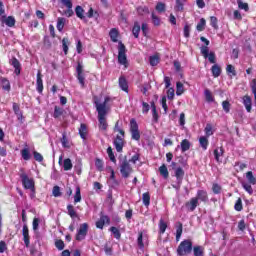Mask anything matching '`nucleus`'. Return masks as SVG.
<instances>
[{
	"instance_id": "a18cd8bd",
	"label": "nucleus",
	"mask_w": 256,
	"mask_h": 256,
	"mask_svg": "<svg viewBox=\"0 0 256 256\" xmlns=\"http://www.w3.org/2000/svg\"><path fill=\"white\" fill-rule=\"evenodd\" d=\"M107 153H108V157H109L110 161H112V163H117V159L115 158V154H113V148L108 147L107 148Z\"/></svg>"
},
{
	"instance_id": "f257e3e1",
	"label": "nucleus",
	"mask_w": 256,
	"mask_h": 256,
	"mask_svg": "<svg viewBox=\"0 0 256 256\" xmlns=\"http://www.w3.org/2000/svg\"><path fill=\"white\" fill-rule=\"evenodd\" d=\"M111 101V98L106 97L103 103L95 102L96 111L98 112L99 127L102 131H107V104Z\"/></svg>"
},
{
	"instance_id": "c85d7f7f",
	"label": "nucleus",
	"mask_w": 256,
	"mask_h": 256,
	"mask_svg": "<svg viewBox=\"0 0 256 256\" xmlns=\"http://www.w3.org/2000/svg\"><path fill=\"white\" fill-rule=\"evenodd\" d=\"M79 135L81 139H87V126L85 124L80 125Z\"/></svg>"
},
{
	"instance_id": "1a4fd4ad",
	"label": "nucleus",
	"mask_w": 256,
	"mask_h": 256,
	"mask_svg": "<svg viewBox=\"0 0 256 256\" xmlns=\"http://www.w3.org/2000/svg\"><path fill=\"white\" fill-rule=\"evenodd\" d=\"M201 54L203 55L204 59H208L210 63H215V53L210 52L209 53V47L202 46L200 48Z\"/></svg>"
},
{
	"instance_id": "0e129e2a",
	"label": "nucleus",
	"mask_w": 256,
	"mask_h": 256,
	"mask_svg": "<svg viewBox=\"0 0 256 256\" xmlns=\"http://www.w3.org/2000/svg\"><path fill=\"white\" fill-rule=\"evenodd\" d=\"M35 161H38V163H41L43 161V155L41 153L34 151L33 152Z\"/></svg>"
},
{
	"instance_id": "2eb2a0df",
	"label": "nucleus",
	"mask_w": 256,
	"mask_h": 256,
	"mask_svg": "<svg viewBox=\"0 0 256 256\" xmlns=\"http://www.w3.org/2000/svg\"><path fill=\"white\" fill-rule=\"evenodd\" d=\"M10 64L15 69L14 70L15 75H21V63L19 62V60L17 58H12L10 61Z\"/></svg>"
},
{
	"instance_id": "4d7b16f0",
	"label": "nucleus",
	"mask_w": 256,
	"mask_h": 256,
	"mask_svg": "<svg viewBox=\"0 0 256 256\" xmlns=\"http://www.w3.org/2000/svg\"><path fill=\"white\" fill-rule=\"evenodd\" d=\"M155 9L156 11H158V13H165V3L163 2L157 3Z\"/></svg>"
},
{
	"instance_id": "c03bdc74",
	"label": "nucleus",
	"mask_w": 256,
	"mask_h": 256,
	"mask_svg": "<svg viewBox=\"0 0 256 256\" xmlns=\"http://www.w3.org/2000/svg\"><path fill=\"white\" fill-rule=\"evenodd\" d=\"M151 17H152L153 25H155L156 27H159V25H161V19L155 15V12H152Z\"/></svg>"
},
{
	"instance_id": "b1692460",
	"label": "nucleus",
	"mask_w": 256,
	"mask_h": 256,
	"mask_svg": "<svg viewBox=\"0 0 256 256\" xmlns=\"http://www.w3.org/2000/svg\"><path fill=\"white\" fill-rule=\"evenodd\" d=\"M2 21L7 25V27H15V18L13 16H8L7 18L4 16Z\"/></svg>"
},
{
	"instance_id": "49530a36",
	"label": "nucleus",
	"mask_w": 256,
	"mask_h": 256,
	"mask_svg": "<svg viewBox=\"0 0 256 256\" xmlns=\"http://www.w3.org/2000/svg\"><path fill=\"white\" fill-rule=\"evenodd\" d=\"M149 61L152 67H156V65H159V56H150Z\"/></svg>"
},
{
	"instance_id": "3c124183",
	"label": "nucleus",
	"mask_w": 256,
	"mask_h": 256,
	"mask_svg": "<svg viewBox=\"0 0 256 256\" xmlns=\"http://www.w3.org/2000/svg\"><path fill=\"white\" fill-rule=\"evenodd\" d=\"M235 211H243V201L241 198H238L235 205H234Z\"/></svg>"
},
{
	"instance_id": "69168bd1",
	"label": "nucleus",
	"mask_w": 256,
	"mask_h": 256,
	"mask_svg": "<svg viewBox=\"0 0 256 256\" xmlns=\"http://www.w3.org/2000/svg\"><path fill=\"white\" fill-rule=\"evenodd\" d=\"M226 71L227 73H231V75H233L235 77V75H237V72H235V67H233V65L228 64L226 67Z\"/></svg>"
},
{
	"instance_id": "58836bf2",
	"label": "nucleus",
	"mask_w": 256,
	"mask_h": 256,
	"mask_svg": "<svg viewBox=\"0 0 256 256\" xmlns=\"http://www.w3.org/2000/svg\"><path fill=\"white\" fill-rule=\"evenodd\" d=\"M223 153H224L223 148H216L214 150V157L218 163H219V157H223Z\"/></svg>"
},
{
	"instance_id": "bb28decb",
	"label": "nucleus",
	"mask_w": 256,
	"mask_h": 256,
	"mask_svg": "<svg viewBox=\"0 0 256 256\" xmlns=\"http://www.w3.org/2000/svg\"><path fill=\"white\" fill-rule=\"evenodd\" d=\"M181 235H183V224L181 222H178L176 228V241H179L181 239Z\"/></svg>"
},
{
	"instance_id": "dca6fc26",
	"label": "nucleus",
	"mask_w": 256,
	"mask_h": 256,
	"mask_svg": "<svg viewBox=\"0 0 256 256\" xmlns=\"http://www.w3.org/2000/svg\"><path fill=\"white\" fill-rule=\"evenodd\" d=\"M119 87L122 89V91H125V93H129V83L127 82L125 76H121L119 78Z\"/></svg>"
},
{
	"instance_id": "6e6d98bb",
	"label": "nucleus",
	"mask_w": 256,
	"mask_h": 256,
	"mask_svg": "<svg viewBox=\"0 0 256 256\" xmlns=\"http://www.w3.org/2000/svg\"><path fill=\"white\" fill-rule=\"evenodd\" d=\"M217 23H218L217 17L211 16L210 17V25H211V27H213L214 29H219V25Z\"/></svg>"
},
{
	"instance_id": "e433bc0d",
	"label": "nucleus",
	"mask_w": 256,
	"mask_h": 256,
	"mask_svg": "<svg viewBox=\"0 0 256 256\" xmlns=\"http://www.w3.org/2000/svg\"><path fill=\"white\" fill-rule=\"evenodd\" d=\"M61 115H63V108L55 106L53 118L59 119V117H61Z\"/></svg>"
},
{
	"instance_id": "e2e57ef3",
	"label": "nucleus",
	"mask_w": 256,
	"mask_h": 256,
	"mask_svg": "<svg viewBox=\"0 0 256 256\" xmlns=\"http://www.w3.org/2000/svg\"><path fill=\"white\" fill-rule=\"evenodd\" d=\"M238 7L239 9H243L244 11H249V4L244 3L241 0H238Z\"/></svg>"
},
{
	"instance_id": "f03ea898",
	"label": "nucleus",
	"mask_w": 256,
	"mask_h": 256,
	"mask_svg": "<svg viewBox=\"0 0 256 256\" xmlns=\"http://www.w3.org/2000/svg\"><path fill=\"white\" fill-rule=\"evenodd\" d=\"M191 251H193V242L191 240H183L177 248V255H189Z\"/></svg>"
},
{
	"instance_id": "473e14b6",
	"label": "nucleus",
	"mask_w": 256,
	"mask_h": 256,
	"mask_svg": "<svg viewBox=\"0 0 256 256\" xmlns=\"http://www.w3.org/2000/svg\"><path fill=\"white\" fill-rule=\"evenodd\" d=\"M140 31H141V26L137 22H135L132 29V33L136 39H139Z\"/></svg>"
},
{
	"instance_id": "5701e85b",
	"label": "nucleus",
	"mask_w": 256,
	"mask_h": 256,
	"mask_svg": "<svg viewBox=\"0 0 256 256\" xmlns=\"http://www.w3.org/2000/svg\"><path fill=\"white\" fill-rule=\"evenodd\" d=\"M199 143H200V147H202L204 151H207V147H209V140L207 139V137L201 136L199 138Z\"/></svg>"
},
{
	"instance_id": "393cba45",
	"label": "nucleus",
	"mask_w": 256,
	"mask_h": 256,
	"mask_svg": "<svg viewBox=\"0 0 256 256\" xmlns=\"http://www.w3.org/2000/svg\"><path fill=\"white\" fill-rule=\"evenodd\" d=\"M159 173L164 177V179L169 178V170L167 169V166L163 164L162 166L159 167Z\"/></svg>"
},
{
	"instance_id": "774afa93",
	"label": "nucleus",
	"mask_w": 256,
	"mask_h": 256,
	"mask_svg": "<svg viewBox=\"0 0 256 256\" xmlns=\"http://www.w3.org/2000/svg\"><path fill=\"white\" fill-rule=\"evenodd\" d=\"M183 0H176V11H183Z\"/></svg>"
},
{
	"instance_id": "bf43d9fd",
	"label": "nucleus",
	"mask_w": 256,
	"mask_h": 256,
	"mask_svg": "<svg viewBox=\"0 0 256 256\" xmlns=\"http://www.w3.org/2000/svg\"><path fill=\"white\" fill-rule=\"evenodd\" d=\"M52 195L54 197H61V188L59 186H54L52 190Z\"/></svg>"
},
{
	"instance_id": "5fc2aeb1",
	"label": "nucleus",
	"mask_w": 256,
	"mask_h": 256,
	"mask_svg": "<svg viewBox=\"0 0 256 256\" xmlns=\"http://www.w3.org/2000/svg\"><path fill=\"white\" fill-rule=\"evenodd\" d=\"M206 21L205 18L200 19L199 23L196 26L197 31H203L205 29Z\"/></svg>"
},
{
	"instance_id": "412c9836",
	"label": "nucleus",
	"mask_w": 256,
	"mask_h": 256,
	"mask_svg": "<svg viewBox=\"0 0 256 256\" xmlns=\"http://www.w3.org/2000/svg\"><path fill=\"white\" fill-rule=\"evenodd\" d=\"M180 147H181L182 153H185L186 151H189V149H191V142H189V140L187 139H184L180 143Z\"/></svg>"
},
{
	"instance_id": "864d4df0",
	"label": "nucleus",
	"mask_w": 256,
	"mask_h": 256,
	"mask_svg": "<svg viewBox=\"0 0 256 256\" xmlns=\"http://www.w3.org/2000/svg\"><path fill=\"white\" fill-rule=\"evenodd\" d=\"M222 108H223V111H225V113H229V111H231V103H229V101L227 100L223 101Z\"/></svg>"
},
{
	"instance_id": "aec40b11",
	"label": "nucleus",
	"mask_w": 256,
	"mask_h": 256,
	"mask_svg": "<svg viewBox=\"0 0 256 256\" xmlns=\"http://www.w3.org/2000/svg\"><path fill=\"white\" fill-rule=\"evenodd\" d=\"M243 105L246 108V111L248 113H251V109H252V101H251V97H249L248 95L243 97Z\"/></svg>"
},
{
	"instance_id": "c9c22d12",
	"label": "nucleus",
	"mask_w": 256,
	"mask_h": 256,
	"mask_svg": "<svg viewBox=\"0 0 256 256\" xmlns=\"http://www.w3.org/2000/svg\"><path fill=\"white\" fill-rule=\"evenodd\" d=\"M21 155L24 161H29L31 159V153L29 152V148H24L21 150Z\"/></svg>"
},
{
	"instance_id": "9b49d317",
	"label": "nucleus",
	"mask_w": 256,
	"mask_h": 256,
	"mask_svg": "<svg viewBox=\"0 0 256 256\" xmlns=\"http://www.w3.org/2000/svg\"><path fill=\"white\" fill-rule=\"evenodd\" d=\"M76 77L81 87H85V72H83V65L81 64H78L76 67Z\"/></svg>"
},
{
	"instance_id": "c756f323",
	"label": "nucleus",
	"mask_w": 256,
	"mask_h": 256,
	"mask_svg": "<svg viewBox=\"0 0 256 256\" xmlns=\"http://www.w3.org/2000/svg\"><path fill=\"white\" fill-rule=\"evenodd\" d=\"M142 201L145 207H149V205L151 204V196L149 195V192H146L142 195Z\"/></svg>"
},
{
	"instance_id": "4468645a",
	"label": "nucleus",
	"mask_w": 256,
	"mask_h": 256,
	"mask_svg": "<svg viewBox=\"0 0 256 256\" xmlns=\"http://www.w3.org/2000/svg\"><path fill=\"white\" fill-rule=\"evenodd\" d=\"M186 207L188 208V211H194L195 209H197V207H199V201L198 198H191L189 202H186Z\"/></svg>"
},
{
	"instance_id": "a19ab883",
	"label": "nucleus",
	"mask_w": 256,
	"mask_h": 256,
	"mask_svg": "<svg viewBox=\"0 0 256 256\" xmlns=\"http://www.w3.org/2000/svg\"><path fill=\"white\" fill-rule=\"evenodd\" d=\"M13 111L15 115H17L18 119H21V117H23V113H21V108H19L17 103L13 104Z\"/></svg>"
},
{
	"instance_id": "423d86ee",
	"label": "nucleus",
	"mask_w": 256,
	"mask_h": 256,
	"mask_svg": "<svg viewBox=\"0 0 256 256\" xmlns=\"http://www.w3.org/2000/svg\"><path fill=\"white\" fill-rule=\"evenodd\" d=\"M20 177L22 180L23 187L25 189H31V191H33V193H35V181H33V178H29V176H27V174H21Z\"/></svg>"
},
{
	"instance_id": "13d9d810",
	"label": "nucleus",
	"mask_w": 256,
	"mask_h": 256,
	"mask_svg": "<svg viewBox=\"0 0 256 256\" xmlns=\"http://www.w3.org/2000/svg\"><path fill=\"white\" fill-rule=\"evenodd\" d=\"M55 247L59 250V251H63V249H65V242H63V240H57L55 242Z\"/></svg>"
},
{
	"instance_id": "20e7f679",
	"label": "nucleus",
	"mask_w": 256,
	"mask_h": 256,
	"mask_svg": "<svg viewBox=\"0 0 256 256\" xmlns=\"http://www.w3.org/2000/svg\"><path fill=\"white\" fill-rule=\"evenodd\" d=\"M118 62L120 65H127V48L123 42L118 44Z\"/></svg>"
},
{
	"instance_id": "09e8293b",
	"label": "nucleus",
	"mask_w": 256,
	"mask_h": 256,
	"mask_svg": "<svg viewBox=\"0 0 256 256\" xmlns=\"http://www.w3.org/2000/svg\"><path fill=\"white\" fill-rule=\"evenodd\" d=\"M111 233H113L115 239H121V232L117 229V227L112 226L110 228Z\"/></svg>"
},
{
	"instance_id": "2f4dec72",
	"label": "nucleus",
	"mask_w": 256,
	"mask_h": 256,
	"mask_svg": "<svg viewBox=\"0 0 256 256\" xmlns=\"http://www.w3.org/2000/svg\"><path fill=\"white\" fill-rule=\"evenodd\" d=\"M75 13H76V16L79 18V19H85V10H83V7L81 6H76L75 8Z\"/></svg>"
},
{
	"instance_id": "f3484780",
	"label": "nucleus",
	"mask_w": 256,
	"mask_h": 256,
	"mask_svg": "<svg viewBox=\"0 0 256 256\" xmlns=\"http://www.w3.org/2000/svg\"><path fill=\"white\" fill-rule=\"evenodd\" d=\"M175 177L177 180V183H183V177H185V170L183 168L178 167L175 169Z\"/></svg>"
},
{
	"instance_id": "680f3d73",
	"label": "nucleus",
	"mask_w": 256,
	"mask_h": 256,
	"mask_svg": "<svg viewBox=\"0 0 256 256\" xmlns=\"http://www.w3.org/2000/svg\"><path fill=\"white\" fill-rule=\"evenodd\" d=\"M137 243H138V247H139L140 249H143V247H145V244H143V233H142V232H140V233L138 234Z\"/></svg>"
},
{
	"instance_id": "79ce46f5",
	"label": "nucleus",
	"mask_w": 256,
	"mask_h": 256,
	"mask_svg": "<svg viewBox=\"0 0 256 256\" xmlns=\"http://www.w3.org/2000/svg\"><path fill=\"white\" fill-rule=\"evenodd\" d=\"M62 47L65 55L69 52V39L68 38H63L62 40Z\"/></svg>"
},
{
	"instance_id": "603ef678",
	"label": "nucleus",
	"mask_w": 256,
	"mask_h": 256,
	"mask_svg": "<svg viewBox=\"0 0 256 256\" xmlns=\"http://www.w3.org/2000/svg\"><path fill=\"white\" fill-rule=\"evenodd\" d=\"M95 166L98 171H103L104 163L103 160L96 158L95 160Z\"/></svg>"
},
{
	"instance_id": "4be33fe9",
	"label": "nucleus",
	"mask_w": 256,
	"mask_h": 256,
	"mask_svg": "<svg viewBox=\"0 0 256 256\" xmlns=\"http://www.w3.org/2000/svg\"><path fill=\"white\" fill-rule=\"evenodd\" d=\"M109 35H110L111 41H112L113 43H117L118 37H119V31L117 30V28H112V29L110 30Z\"/></svg>"
},
{
	"instance_id": "ddd939ff",
	"label": "nucleus",
	"mask_w": 256,
	"mask_h": 256,
	"mask_svg": "<svg viewBox=\"0 0 256 256\" xmlns=\"http://www.w3.org/2000/svg\"><path fill=\"white\" fill-rule=\"evenodd\" d=\"M194 198L198 199V201H202L203 203H207V201H209V196L205 190H198L196 197Z\"/></svg>"
},
{
	"instance_id": "de8ad7c7",
	"label": "nucleus",
	"mask_w": 256,
	"mask_h": 256,
	"mask_svg": "<svg viewBox=\"0 0 256 256\" xmlns=\"http://www.w3.org/2000/svg\"><path fill=\"white\" fill-rule=\"evenodd\" d=\"M242 187L245 189V191H247V193H249V195H253V187H251V184L242 182Z\"/></svg>"
},
{
	"instance_id": "a878e982",
	"label": "nucleus",
	"mask_w": 256,
	"mask_h": 256,
	"mask_svg": "<svg viewBox=\"0 0 256 256\" xmlns=\"http://www.w3.org/2000/svg\"><path fill=\"white\" fill-rule=\"evenodd\" d=\"M213 77L217 78L221 75V67L218 64H214L211 68Z\"/></svg>"
},
{
	"instance_id": "37998d69",
	"label": "nucleus",
	"mask_w": 256,
	"mask_h": 256,
	"mask_svg": "<svg viewBox=\"0 0 256 256\" xmlns=\"http://www.w3.org/2000/svg\"><path fill=\"white\" fill-rule=\"evenodd\" d=\"M74 203H81V188L77 187L74 195Z\"/></svg>"
},
{
	"instance_id": "052dcab7",
	"label": "nucleus",
	"mask_w": 256,
	"mask_h": 256,
	"mask_svg": "<svg viewBox=\"0 0 256 256\" xmlns=\"http://www.w3.org/2000/svg\"><path fill=\"white\" fill-rule=\"evenodd\" d=\"M204 131L207 137H211V135H213V126H211V124H207Z\"/></svg>"
},
{
	"instance_id": "ea45409f",
	"label": "nucleus",
	"mask_w": 256,
	"mask_h": 256,
	"mask_svg": "<svg viewBox=\"0 0 256 256\" xmlns=\"http://www.w3.org/2000/svg\"><path fill=\"white\" fill-rule=\"evenodd\" d=\"M63 27H65V18L59 17L57 19V29H58V31H63Z\"/></svg>"
},
{
	"instance_id": "7c9ffc66",
	"label": "nucleus",
	"mask_w": 256,
	"mask_h": 256,
	"mask_svg": "<svg viewBox=\"0 0 256 256\" xmlns=\"http://www.w3.org/2000/svg\"><path fill=\"white\" fill-rule=\"evenodd\" d=\"M204 95H205V99H206L207 103H213V101H215V98L213 97L211 90L206 89L204 91Z\"/></svg>"
},
{
	"instance_id": "4c0bfd02",
	"label": "nucleus",
	"mask_w": 256,
	"mask_h": 256,
	"mask_svg": "<svg viewBox=\"0 0 256 256\" xmlns=\"http://www.w3.org/2000/svg\"><path fill=\"white\" fill-rule=\"evenodd\" d=\"M165 231H167V223L163 219H160L159 232L161 235H163V233H165Z\"/></svg>"
},
{
	"instance_id": "7ed1b4c3",
	"label": "nucleus",
	"mask_w": 256,
	"mask_h": 256,
	"mask_svg": "<svg viewBox=\"0 0 256 256\" xmlns=\"http://www.w3.org/2000/svg\"><path fill=\"white\" fill-rule=\"evenodd\" d=\"M120 173L124 179H127L133 173V168H131V164L127 161V157L120 162Z\"/></svg>"
},
{
	"instance_id": "a211bd4d",
	"label": "nucleus",
	"mask_w": 256,
	"mask_h": 256,
	"mask_svg": "<svg viewBox=\"0 0 256 256\" xmlns=\"http://www.w3.org/2000/svg\"><path fill=\"white\" fill-rule=\"evenodd\" d=\"M36 90L38 93H43V78H41V71L37 73Z\"/></svg>"
},
{
	"instance_id": "cd10ccee",
	"label": "nucleus",
	"mask_w": 256,
	"mask_h": 256,
	"mask_svg": "<svg viewBox=\"0 0 256 256\" xmlns=\"http://www.w3.org/2000/svg\"><path fill=\"white\" fill-rule=\"evenodd\" d=\"M63 169L64 171H71L73 169V163L71 162V159L67 158L64 160Z\"/></svg>"
},
{
	"instance_id": "338daca9",
	"label": "nucleus",
	"mask_w": 256,
	"mask_h": 256,
	"mask_svg": "<svg viewBox=\"0 0 256 256\" xmlns=\"http://www.w3.org/2000/svg\"><path fill=\"white\" fill-rule=\"evenodd\" d=\"M212 191L215 195H219V193H221V187L219 184H213Z\"/></svg>"
},
{
	"instance_id": "6ab92c4d",
	"label": "nucleus",
	"mask_w": 256,
	"mask_h": 256,
	"mask_svg": "<svg viewBox=\"0 0 256 256\" xmlns=\"http://www.w3.org/2000/svg\"><path fill=\"white\" fill-rule=\"evenodd\" d=\"M0 83H1V87L4 91H7L9 93V91H11V82H9V80L7 78H0Z\"/></svg>"
},
{
	"instance_id": "8fccbe9b",
	"label": "nucleus",
	"mask_w": 256,
	"mask_h": 256,
	"mask_svg": "<svg viewBox=\"0 0 256 256\" xmlns=\"http://www.w3.org/2000/svg\"><path fill=\"white\" fill-rule=\"evenodd\" d=\"M183 83L177 82L176 83V95H183L184 93Z\"/></svg>"
},
{
	"instance_id": "72a5a7b5",
	"label": "nucleus",
	"mask_w": 256,
	"mask_h": 256,
	"mask_svg": "<svg viewBox=\"0 0 256 256\" xmlns=\"http://www.w3.org/2000/svg\"><path fill=\"white\" fill-rule=\"evenodd\" d=\"M67 211L71 219H75V217H77V211H75V208L73 207V205L69 204L67 206Z\"/></svg>"
},
{
	"instance_id": "6e6552de",
	"label": "nucleus",
	"mask_w": 256,
	"mask_h": 256,
	"mask_svg": "<svg viewBox=\"0 0 256 256\" xmlns=\"http://www.w3.org/2000/svg\"><path fill=\"white\" fill-rule=\"evenodd\" d=\"M61 3L67 9L64 12H62V15H65L66 17H73V2L71 0H61Z\"/></svg>"
},
{
	"instance_id": "f704fd0d",
	"label": "nucleus",
	"mask_w": 256,
	"mask_h": 256,
	"mask_svg": "<svg viewBox=\"0 0 256 256\" xmlns=\"http://www.w3.org/2000/svg\"><path fill=\"white\" fill-rule=\"evenodd\" d=\"M246 178L248 179V182L250 183V185H256V178L255 176H253L252 171H248L246 173Z\"/></svg>"
},
{
	"instance_id": "f8f14e48",
	"label": "nucleus",
	"mask_w": 256,
	"mask_h": 256,
	"mask_svg": "<svg viewBox=\"0 0 256 256\" xmlns=\"http://www.w3.org/2000/svg\"><path fill=\"white\" fill-rule=\"evenodd\" d=\"M22 235H23V241H24L26 247H29V245L31 243L30 242L31 237L29 236V227H27V224L23 225Z\"/></svg>"
},
{
	"instance_id": "39448f33",
	"label": "nucleus",
	"mask_w": 256,
	"mask_h": 256,
	"mask_svg": "<svg viewBox=\"0 0 256 256\" xmlns=\"http://www.w3.org/2000/svg\"><path fill=\"white\" fill-rule=\"evenodd\" d=\"M130 133L134 141H139L141 139V133L139 132V124L135 119L130 120Z\"/></svg>"
},
{
	"instance_id": "9d476101",
	"label": "nucleus",
	"mask_w": 256,
	"mask_h": 256,
	"mask_svg": "<svg viewBox=\"0 0 256 256\" xmlns=\"http://www.w3.org/2000/svg\"><path fill=\"white\" fill-rule=\"evenodd\" d=\"M113 145L117 153L123 152V147L125 146V140L121 135H117L113 140Z\"/></svg>"
},
{
	"instance_id": "0eeeda50",
	"label": "nucleus",
	"mask_w": 256,
	"mask_h": 256,
	"mask_svg": "<svg viewBox=\"0 0 256 256\" xmlns=\"http://www.w3.org/2000/svg\"><path fill=\"white\" fill-rule=\"evenodd\" d=\"M88 232H89V224L87 223L81 224L76 234V241H83L85 237H87Z\"/></svg>"
}]
</instances>
